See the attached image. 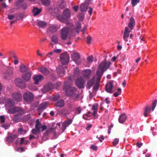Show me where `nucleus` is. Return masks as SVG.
<instances>
[{
  "label": "nucleus",
  "instance_id": "f257e3e1",
  "mask_svg": "<svg viewBox=\"0 0 157 157\" xmlns=\"http://www.w3.org/2000/svg\"><path fill=\"white\" fill-rule=\"evenodd\" d=\"M111 63L109 61L107 62L104 60L100 65L96 72L95 76L92 79L88 82L90 86H92L95 84L94 89L96 90L98 89L100 80L104 71H106L109 67Z\"/></svg>",
  "mask_w": 157,
  "mask_h": 157
},
{
  "label": "nucleus",
  "instance_id": "f03ea898",
  "mask_svg": "<svg viewBox=\"0 0 157 157\" xmlns=\"http://www.w3.org/2000/svg\"><path fill=\"white\" fill-rule=\"evenodd\" d=\"M74 27L71 23H69L67 26L61 29L60 37L63 40L69 39L74 32Z\"/></svg>",
  "mask_w": 157,
  "mask_h": 157
},
{
  "label": "nucleus",
  "instance_id": "7ed1b4c3",
  "mask_svg": "<svg viewBox=\"0 0 157 157\" xmlns=\"http://www.w3.org/2000/svg\"><path fill=\"white\" fill-rule=\"evenodd\" d=\"M14 104V102L12 99L9 98L6 100L5 106L6 109L8 110L7 112L9 113H13L16 112H19L21 114H24L25 111L21 108L14 107L10 108Z\"/></svg>",
  "mask_w": 157,
  "mask_h": 157
},
{
  "label": "nucleus",
  "instance_id": "20e7f679",
  "mask_svg": "<svg viewBox=\"0 0 157 157\" xmlns=\"http://www.w3.org/2000/svg\"><path fill=\"white\" fill-rule=\"evenodd\" d=\"M72 120L71 119H68L67 121L63 122L62 124V127L60 128V123H58L56 124L55 123L52 124V127L50 128L49 130H47L46 135L48 134V132L49 131H53L54 129H55V131H56V129L59 130L60 132H63L66 127L69 126L72 122Z\"/></svg>",
  "mask_w": 157,
  "mask_h": 157
},
{
  "label": "nucleus",
  "instance_id": "39448f33",
  "mask_svg": "<svg viewBox=\"0 0 157 157\" xmlns=\"http://www.w3.org/2000/svg\"><path fill=\"white\" fill-rule=\"evenodd\" d=\"M63 89L67 95L73 96L76 94V89L69 86L67 82H65L64 83Z\"/></svg>",
  "mask_w": 157,
  "mask_h": 157
},
{
  "label": "nucleus",
  "instance_id": "423d86ee",
  "mask_svg": "<svg viewBox=\"0 0 157 157\" xmlns=\"http://www.w3.org/2000/svg\"><path fill=\"white\" fill-rule=\"evenodd\" d=\"M71 13L68 9L65 10L63 13V16L59 15L57 17V19L62 22H65L67 19L70 17Z\"/></svg>",
  "mask_w": 157,
  "mask_h": 157
},
{
  "label": "nucleus",
  "instance_id": "0eeeda50",
  "mask_svg": "<svg viewBox=\"0 0 157 157\" xmlns=\"http://www.w3.org/2000/svg\"><path fill=\"white\" fill-rule=\"evenodd\" d=\"M69 56L67 53H63L61 55L60 60L62 64L66 65L69 62Z\"/></svg>",
  "mask_w": 157,
  "mask_h": 157
},
{
  "label": "nucleus",
  "instance_id": "6e6552de",
  "mask_svg": "<svg viewBox=\"0 0 157 157\" xmlns=\"http://www.w3.org/2000/svg\"><path fill=\"white\" fill-rule=\"evenodd\" d=\"M60 84V83H56L54 85H53L51 83H48L46 85L43 89L41 90V91L43 93H45L48 91L52 89L55 87L56 86H59Z\"/></svg>",
  "mask_w": 157,
  "mask_h": 157
},
{
  "label": "nucleus",
  "instance_id": "1a4fd4ad",
  "mask_svg": "<svg viewBox=\"0 0 157 157\" xmlns=\"http://www.w3.org/2000/svg\"><path fill=\"white\" fill-rule=\"evenodd\" d=\"M15 83L17 86L21 89H23L26 87L25 82L21 78L16 79L15 80Z\"/></svg>",
  "mask_w": 157,
  "mask_h": 157
},
{
  "label": "nucleus",
  "instance_id": "9d476101",
  "mask_svg": "<svg viewBox=\"0 0 157 157\" xmlns=\"http://www.w3.org/2000/svg\"><path fill=\"white\" fill-rule=\"evenodd\" d=\"M85 80L83 77L78 78L76 81V83L77 86L79 88L84 87Z\"/></svg>",
  "mask_w": 157,
  "mask_h": 157
},
{
  "label": "nucleus",
  "instance_id": "9b49d317",
  "mask_svg": "<svg viewBox=\"0 0 157 157\" xmlns=\"http://www.w3.org/2000/svg\"><path fill=\"white\" fill-rule=\"evenodd\" d=\"M66 68V67H63L62 65H59L57 67L56 71L59 76L63 77L65 75V71L64 69Z\"/></svg>",
  "mask_w": 157,
  "mask_h": 157
},
{
  "label": "nucleus",
  "instance_id": "f8f14e48",
  "mask_svg": "<svg viewBox=\"0 0 157 157\" xmlns=\"http://www.w3.org/2000/svg\"><path fill=\"white\" fill-rule=\"evenodd\" d=\"M114 83V81H111L107 83L105 86V90L107 92L111 93L113 92V89Z\"/></svg>",
  "mask_w": 157,
  "mask_h": 157
},
{
  "label": "nucleus",
  "instance_id": "ddd939ff",
  "mask_svg": "<svg viewBox=\"0 0 157 157\" xmlns=\"http://www.w3.org/2000/svg\"><path fill=\"white\" fill-rule=\"evenodd\" d=\"M33 94L29 92H25L24 95V99L28 102L32 100L33 99Z\"/></svg>",
  "mask_w": 157,
  "mask_h": 157
},
{
  "label": "nucleus",
  "instance_id": "4468645a",
  "mask_svg": "<svg viewBox=\"0 0 157 157\" xmlns=\"http://www.w3.org/2000/svg\"><path fill=\"white\" fill-rule=\"evenodd\" d=\"M71 58L77 64H79L80 63V56L78 53H73L71 55Z\"/></svg>",
  "mask_w": 157,
  "mask_h": 157
},
{
  "label": "nucleus",
  "instance_id": "2eb2a0df",
  "mask_svg": "<svg viewBox=\"0 0 157 157\" xmlns=\"http://www.w3.org/2000/svg\"><path fill=\"white\" fill-rule=\"evenodd\" d=\"M12 97L15 100L17 101H21L22 98L21 94L18 92L13 93L12 94Z\"/></svg>",
  "mask_w": 157,
  "mask_h": 157
},
{
  "label": "nucleus",
  "instance_id": "dca6fc26",
  "mask_svg": "<svg viewBox=\"0 0 157 157\" xmlns=\"http://www.w3.org/2000/svg\"><path fill=\"white\" fill-rule=\"evenodd\" d=\"M33 79L34 81V84L37 85L43 79L44 77L41 75H35L33 77Z\"/></svg>",
  "mask_w": 157,
  "mask_h": 157
},
{
  "label": "nucleus",
  "instance_id": "f3484780",
  "mask_svg": "<svg viewBox=\"0 0 157 157\" xmlns=\"http://www.w3.org/2000/svg\"><path fill=\"white\" fill-rule=\"evenodd\" d=\"M59 28V26H58L56 25H53L49 27L47 29V32H56L58 29Z\"/></svg>",
  "mask_w": 157,
  "mask_h": 157
},
{
  "label": "nucleus",
  "instance_id": "a211bd4d",
  "mask_svg": "<svg viewBox=\"0 0 157 157\" xmlns=\"http://www.w3.org/2000/svg\"><path fill=\"white\" fill-rule=\"evenodd\" d=\"M135 21L134 18L131 17L129 20V22L128 24V26L132 30L135 25Z\"/></svg>",
  "mask_w": 157,
  "mask_h": 157
},
{
  "label": "nucleus",
  "instance_id": "6ab92c4d",
  "mask_svg": "<svg viewBox=\"0 0 157 157\" xmlns=\"http://www.w3.org/2000/svg\"><path fill=\"white\" fill-rule=\"evenodd\" d=\"M16 113H18V114L15 115L13 117V120L15 122H19L22 119V116L21 115L23 114H21L19 112H16Z\"/></svg>",
  "mask_w": 157,
  "mask_h": 157
},
{
  "label": "nucleus",
  "instance_id": "aec40b11",
  "mask_svg": "<svg viewBox=\"0 0 157 157\" xmlns=\"http://www.w3.org/2000/svg\"><path fill=\"white\" fill-rule=\"evenodd\" d=\"M32 73L31 72H27L22 75V78L25 80L28 81L30 78Z\"/></svg>",
  "mask_w": 157,
  "mask_h": 157
},
{
  "label": "nucleus",
  "instance_id": "412c9836",
  "mask_svg": "<svg viewBox=\"0 0 157 157\" xmlns=\"http://www.w3.org/2000/svg\"><path fill=\"white\" fill-rule=\"evenodd\" d=\"M17 140V136L15 135H12L8 137L6 139V141L9 143L13 142L14 141Z\"/></svg>",
  "mask_w": 157,
  "mask_h": 157
},
{
  "label": "nucleus",
  "instance_id": "4be33fe9",
  "mask_svg": "<svg viewBox=\"0 0 157 157\" xmlns=\"http://www.w3.org/2000/svg\"><path fill=\"white\" fill-rule=\"evenodd\" d=\"M130 32L129 29L126 27L125 29L124 35V39L126 41H128L127 38L129 36Z\"/></svg>",
  "mask_w": 157,
  "mask_h": 157
},
{
  "label": "nucleus",
  "instance_id": "5701e85b",
  "mask_svg": "<svg viewBox=\"0 0 157 157\" xmlns=\"http://www.w3.org/2000/svg\"><path fill=\"white\" fill-rule=\"evenodd\" d=\"M91 71L90 69L84 70L82 71V73L85 78H88L90 75Z\"/></svg>",
  "mask_w": 157,
  "mask_h": 157
},
{
  "label": "nucleus",
  "instance_id": "b1692460",
  "mask_svg": "<svg viewBox=\"0 0 157 157\" xmlns=\"http://www.w3.org/2000/svg\"><path fill=\"white\" fill-rule=\"evenodd\" d=\"M89 4L87 3H85L81 4L80 7V10L82 12L86 11L87 10Z\"/></svg>",
  "mask_w": 157,
  "mask_h": 157
},
{
  "label": "nucleus",
  "instance_id": "393cba45",
  "mask_svg": "<svg viewBox=\"0 0 157 157\" xmlns=\"http://www.w3.org/2000/svg\"><path fill=\"white\" fill-rule=\"evenodd\" d=\"M126 118V115L124 114H123L120 116L118 119L119 122L120 123L122 124L125 121Z\"/></svg>",
  "mask_w": 157,
  "mask_h": 157
},
{
  "label": "nucleus",
  "instance_id": "a878e982",
  "mask_svg": "<svg viewBox=\"0 0 157 157\" xmlns=\"http://www.w3.org/2000/svg\"><path fill=\"white\" fill-rule=\"evenodd\" d=\"M38 70L45 75H48L49 73V71L46 68L44 67L39 68Z\"/></svg>",
  "mask_w": 157,
  "mask_h": 157
},
{
  "label": "nucleus",
  "instance_id": "bb28decb",
  "mask_svg": "<svg viewBox=\"0 0 157 157\" xmlns=\"http://www.w3.org/2000/svg\"><path fill=\"white\" fill-rule=\"evenodd\" d=\"M151 108L148 106H146L144 109V115L145 117L147 116L148 114L150 112Z\"/></svg>",
  "mask_w": 157,
  "mask_h": 157
},
{
  "label": "nucleus",
  "instance_id": "cd10ccee",
  "mask_svg": "<svg viewBox=\"0 0 157 157\" xmlns=\"http://www.w3.org/2000/svg\"><path fill=\"white\" fill-rule=\"evenodd\" d=\"M48 104L47 102H44L41 103L38 108L39 111L40 112L41 110L45 108L48 106Z\"/></svg>",
  "mask_w": 157,
  "mask_h": 157
},
{
  "label": "nucleus",
  "instance_id": "c85d7f7f",
  "mask_svg": "<svg viewBox=\"0 0 157 157\" xmlns=\"http://www.w3.org/2000/svg\"><path fill=\"white\" fill-rule=\"evenodd\" d=\"M37 25L40 27L44 28L46 26V23L45 22L38 21L37 22Z\"/></svg>",
  "mask_w": 157,
  "mask_h": 157
},
{
  "label": "nucleus",
  "instance_id": "c756f323",
  "mask_svg": "<svg viewBox=\"0 0 157 157\" xmlns=\"http://www.w3.org/2000/svg\"><path fill=\"white\" fill-rule=\"evenodd\" d=\"M98 105L97 104L94 105L92 107V110L94 111L93 115L94 116H95V114L97 112Z\"/></svg>",
  "mask_w": 157,
  "mask_h": 157
},
{
  "label": "nucleus",
  "instance_id": "7c9ffc66",
  "mask_svg": "<svg viewBox=\"0 0 157 157\" xmlns=\"http://www.w3.org/2000/svg\"><path fill=\"white\" fill-rule=\"evenodd\" d=\"M41 12V9H39L36 7H35L34 8L33 10V12L34 14V15L36 16L39 14Z\"/></svg>",
  "mask_w": 157,
  "mask_h": 157
},
{
  "label": "nucleus",
  "instance_id": "2f4dec72",
  "mask_svg": "<svg viewBox=\"0 0 157 157\" xmlns=\"http://www.w3.org/2000/svg\"><path fill=\"white\" fill-rule=\"evenodd\" d=\"M64 105V102L63 100H61L57 101L56 103V105L57 106L59 107H62Z\"/></svg>",
  "mask_w": 157,
  "mask_h": 157
},
{
  "label": "nucleus",
  "instance_id": "473e14b6",
  "mask_svg": "<svg viewBox=\"0 0 157 157\" xmlns=\"http://www.w3.org/2000/svg\"><path fill=\"white\" fill-rule=\"evenodd\" d=\"M42 125L39 122V120L38 119L37 120L36 124V128L40 131H41V128L42 126Z\"/></svg>",
  "mask_w": 157,
  "mask_h": 157
},
{
  "label": "nucleus",
  "instance_id": "72a5a7b5",
  "mask_svg": "<svg viewBox=\"0 0 157 157\" xmlns=\"http://www.w3.org/2000/svg\"><path fill=\"white\" fill-rule=\"evenodd\" d=\"M20 71L22 72H25L28 70V68L24 65L21 66L20 69Z\"/></svg>",
  "mask_w": 157,
  "mask_h": 157
},
{
  "label": "nucleus",
  "instance_id": "f704fd0d",
  "mask_svg": "<svg viewBox=\"0 0 157 157\" xmlns=\"http://www.w3.org/2000/svg\"><path fill=\"white\" fill-rule=\"evenodd\" d=\"M74 76L77 77L80 75V72L78 68L75 69L74 71Z\"/></svg>",
  "mask_w": 157,
  "mask_h": 157
},
{
  "label": "nucleus",
  "instance_id": "c9c22d12",
  "mask_svg": "<svg viewBox=\"0 0 157 157\" xmlns=\"http://www.w3.org/2000/svg\"><path fill=\"white\" fill-rule=\"evenodd\" d=\"M84 17V14L83 13H81L79 14L78 16V18L79 21H82Z\"/></svg>",
  "mask_w": 157,
  "mask_h": 157
},
{
  "label": "nucleus",
  "instance_id": "e433bc0d",
  "mask_svg": "<svg viewBox=\"0 0 157 157\" xmlns=\"http://www.w3.org/2000/svg\"><path fill=\"white\" fill-rule=\"evenodd\" d=\"M92 115H93V113H91L90 112H89L87 113L84 114L83 115V118L86 120H88V119L86 118V117H90Z\"/></svg>",
  "mask_w": 157,
  "mask_h": 157
},
{
  "label": "nucleus",
  "instance_id": "4c0bfd02",
  "mask_svg": "<svg viewBox=\"0 0 157 157\" xmlns=\"http://www.w3.org/2000/svg\"><path fill=\"white\" fill-rule=\"evenodd\" d=\"M52 41L55 43H56L58 41V36L56 35L53 36L52 38Z\"/></svg>",
  "mask_w": 157,
  "mask_h": 157
},
{
  "label": "nucleus",
  "instance_id": "58836bf2",
  "mask_svg": "<svg viewBox=\"0 0 157 157\" xmlns=\"http://www.w3.org/2000/svg\"><path fill=\"white\" fill-rule=\"evenodd\" d=\"M81 25L79 23H78L76 25L75 31L77 33L79 32L81 28Z\"/></svg>",
  "mask_w": 157,
  "mask_h": 157
},
{
  "label": "nucleus",
  "instance_id": "ea45409f",
  "mask_svg": "<svg viewBox=\"0 0 157 157\" xmlns=\"http://www.w3.org/2000/svg\"><path fill=\"white\" fill-rule=\"evenodd\" d=\"M10 126V124L8 123H6L1 125V127L5 129H8Z\"/></svg>",
  "mask_w": 157,
  "mask_h": 157
},
{
  "label": "nucleus",
  "instance_id": "a19ab883",
  "mask_svg": "<svg viewBox=\"0 0 157 157\" xmlns=\"http://www.w3.org/2000/svg\"><path fill=\"white\" fill-rule=\"evenodd\" d=\"M29 88L30 90L33 91L36 90L37 89V87L35 86L34 85H32L29 86Z\"/></svg>",
  "mask_w": 157,
  "mask_h": 157
},
{
  "label": "nucleus",
  "instance_id": "79ce46f5",
  "mask_svg": "<svg viewBox=\"0 0 157 157\" xmlns=\"http://www.w3.org/2000/svg\"><path fill=\"white\" fill-rule=\"evenodd\" d=\"M14 58V63L15 65L17 64L19 62L18 59L16 56L14 55L13 56Z\"/></svg>",
  "mask_w": 157,
  "mask_h": 157
},
{
  "label": "nucleus",
  "instance_id": "37998d69",
  "mask_svg": "<svg viewBox=\"0 0 157 157\" xmlns=\"http://www.w3.org/2000/svg\"><path fill=\"white\" fill-rule=\"evenodd\" d=\"M140 0H132L131 3L133 6H134L136 5L137 3L139 2Z\"/></svg>",
  "mask_w": 157,
  "mask_h": 157
},
{
  "label": "nucleus",
  "instance_id": "c03bdc74",
  "mask_svg": "<svg viewBox=\"0 0 157 157\" xmlns=\"http://www.w3.org/2000/svg\"><path fill=\"white\" fill-rule=\"evenodd\" d=\"M157 103V100H155L154 101H153V102L152 104V111H154V109L156 106Z\"/></svg>",
  "mask_w": 157,
  "mask_h": 157
},
{
  "label": "nucleus",
  "instance_id": "a18cd8bd",
  "mask_svg": "<svg viewBox=\"0 0 157 157\" xmlns=\"http://www.w3.org/2000/svg\"><path fill=\"white\" fill-rule=\"evenodd\" d=\"M28 142V141L25 140L24 138H22L21 140V142H20V144L22 145L23 144H27Z\"/></svg>",
  "mask_w": 157,
  "mask_h": 157
},
{
  "label": "nucleus",
  "instance_id": "49530a36",
  "mask_svg": "<svg viewBox=\"0 0 157 157\" xmlns=\"http://www.w3.org/2000/svg\"><path fill=\"white\" fill-rule=\"evenodd\" d=\"M26 131L22 128H20L18 129V133L20 134H24L26 133Z\"/></svg>",
  "mask_w": 157,
  "mask_h": 157
},
{
  "label": "nucleus",
  "instance_id": "de8ad7c7",
  "mask_svg": "<svg viewBox=\"0 0 157 157\" xmlns=\"http://www.w3.org/2000/svg\"><path fill=\"white\" fill-rule=\"evenodd\" d=\"M119 140L118 138H116L114 139L113 142V145L116 146V145L118 143Z\"/></svg>",
  "mask_w": 157,
  "mask_h": 157
},
{
  "label": "nucleus",
  "instance_id": "09e8293b",
  "mask_svg": "<svg viewBox=\"0 0 157 157\" xmlns=\"http://www.w3.org/2000/svg\"><path fill=\"white\" fill-rule=\"evenodd\" d=\"M5 118L3 116H0V122L1 123H3L5 122Z\"/></svg>",
  "mask_w": 157,
  "mask_h": 157
},
{
  "label": "nucleus",
  "instance_id": "8fccbe9b",
  "mask_svg": "<svg viewBox=\"0 0 157 157\" xmlns=\"http://www.w3.org/2000/svg\"><path fill=\"white\" fill-rule=\"evenodd\" d=\"M40 131L36 128L33 129L32 130V133L34 134H36L39 133Z\"/></svg>",
  "mask_w": 157,
  "mask_h": 157
},
{
  "label": "nucleus",
  "instance_id": "3c124183",
  "mask_svg": "<svg viewBox=\"0 0 157 157\" xmlns=\"http://www.w3.org/2000/svg\"><path fill=\"white\" fill-rule=\"evenodd\" d=\"M81 109L80 107H78L76 109L75 113L77 114H79L81 113Z\"/></svg>",
  "mask_w": 157,
  "mask_h": 157
},
{
  "label": "nucleus",
  "instance_id": "603ef678",
  "mask_svg": "<svg viewBox=\"0 0 157 157\" xmlns=\"http://www.w3.org/2000/svg\"><path fill=\"white\" fill-rule=\"evenodd\" d=\"M16 17L15 15H8V18L10 20L13 19Z\"/></svg>",
  "mask_w": 157,
  "mask_h": 157
},
{
  "label": "nucleus",
  "instance_id": "864d4df0",
  "mask_svg": "<svg viewBox=\"0 0 157 157\" xmlns=\"http://www.w3.org/2000/svg\"><path fill=\"white\" fill-rule=\"evenodd\" d=\"M6 100V98L5 97H2L0 98V104H3Z\"/></svg>",
  "mask_w": 157,
  "mask_h": 157
},
{
  "label": "nucleus",
  "instance_id": "5fc2aeb1",
  "mask_svg": "<svg viewBox=\"0 0 157 157\" xmlns=\"http://www.w3.org/2000/svg\"><path fill=\"white\" fill-rule=\"evenodd\" d=\"M59 94H57L52 98V100L54 101H56L59 98Z\"/></svg>",
  "mask_w": 157,
  "mask_h": 157
},
{
  "label": "nucleus",
  "instance_id": "6e6d98bb",
  "mask_svg": "<svg viewBox=\"0 0 157 157\" xmlns=\"http://www.w3.org/2000/svg\"><path fill=\"white\" fill-rule=\"evenodd\" d=\"M87 59L88 62L89 63L93 61V57L92 56H89L88 57Z\"/></svg>",
  "mask_w": 157,
  "mask_h": 157
},
{
  "label": "nucleus",
  "instance_id": "4d7b16f0",
  "mask_svg": "<svg viewBox=\"0 0 157 157\" xmlns=\"http://www.w3.org/2000/svg\"><path fill=\"white\" fill-rule=\"evenodd\" d=\"M37 55L38 56L40 57H42L43 56V54L41 53L40 52V50L39 49H38L36 51Z\"/></svg>",
  "mask_w": 157,
  "mask_h": 157
},
{
  "label": "nucleus",
  "instance_id": "13d9d810",
  "mask_svg": "<svg viewBox=\"0 0 157 157\" xmlns=\"http://www.w3.org/2000/svg\"><path fill=\"white\" fill-rule=\"evenodd\" d=\"M91 40V38L90 36H88L87 38V42L88 44L90 43Z\"/></svg>",
  "mask_w": 157,
  "mask_h": 157
},
{
  "label": "nucleus",
  "instance_id": "bf43d9fd",
  "mask_svg": "<svg viewBox=\"0 0 157 157\" xmlns=\"http://www.w3.org/2000/svg\"><path fill=\"white\" fill-rule=\"evenodd\" d=\"M1 5H2L3 8H6L7 6L5 2H2L1 4Z\"/></svg>",
  "mask_w": 157,
  "mask_h": 157
},
{
  "label": "nucleus",
  "instance_id": "052dcab7",
  "mask_svg": "<svg viewBox=\"0 0 157 157\" xmlns=\"http://www.w3.org/2000/svg\"><path fill=\"white\" fill-rule=\"evenodd\" d=\"M93 125L92 124H88L87 127L86 128V130H89L92 127Z\"/></svg>",
  "mask_w": 157,
  "mask_h": 157
},
{
  "label": "nucleus",
  "instance_id": "680f3d73",
  "mask_svg": "<svg viewBox=\"0 0 157 157\" xmlns=\"http://www.w3.org/2000/svg\"><path fill=\"white\" fill-rule=\"evenodd\" d=\"M93 11L91 7H89V10L88 11V12L89 13L90 15H91L92 13V12Z\"/></svg>",
  "mask_w": 157,
  "mask_h": 157
},
{
  "label": "nucleus",
  "instance_id": "e2e57ef3",
  "mask_svg": "<svg viewBox=\"0 0 157 157\" xmlns=\"http://www.w3.org/2000/svg\"><path fill=\"white\" fill-rule=\"evenodd\" d=\"M91 147L92 149H93L94 150H97V147L95 145H92L91 146Z\"/></svg>",
  "mask_w": 157,
  "mask_h": 157
},
{
  "label": "nucleus",
  "instance_id": "0e129e2a",
  "mask_svg": "<svg viewBox=\"0 0 157 157\" xmlns=\"http://www.w3.org/2000/svg\"><path fill=\"white\" fill-rule=\"evenodd\" d=\"M46 128V126L45 125H42L41 129V131H44L45 130Z\"/></svg>",
  "mask_w": 157,
  "mask_h": 157
},
{
  "label": "nucleus",
  "instance_id": "69168bd1",
  "mask_svg": "<svg viewBox=\"0 0 157 157\" xmlns=\"http://www.w3.org/2000/svg\"><path fill=\"white\" fill-rule=\"evenodd\" d=\"M120 94H119V93H118V92H115L114 94H113V95L114 97H117V96H118V95H119Z\"/></svg>",
  "mask_w": 157,
  "mask_h": 157
},
{
  "label": "nucleus",
  "instance_id": "338daca9",
  "mask_svg": "<svg viewBox=\"0 0 157 157\" xmlns=\"http://www.w3.org/2000/svg\"><path fill=\"white\" fill-rule=\"evenodd\" d=\"M65 6V4L63 2H62L61 5L59 6L61 8H63Z\"/></svg>",
  "mask_w": 157,
  "mask_h": 157
},
{
  "label": "nucleus",
  "instance_id": "774afa93",
  "mask_svg": "<svg viewBox=\"0 0 157 157\" xmlns=\"http://www.w3.org/2000/svg\"><path fill=\"white\" fill-rule=\"evenodd\" d=\"M78 6H75L73 7V9L76 12L78 11Z\"/></svg>",
  "mask_w": 157,
  "mask_h": 157
}]
</instances>
